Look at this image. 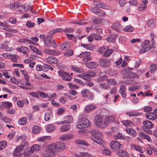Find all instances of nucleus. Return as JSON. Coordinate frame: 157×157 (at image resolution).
<instances>
[{"label":"nucleus","instance_id":"f257e3e1","mask_svg":"<svg viewBox=\"0 0 157 157\" xmlns=\"http://www.w3.org/2000/svg\"><path fill=\"white\" fill-rule=\"evenodd\" d=\"M66 147L65 144L61 142H57L48 145L43 152L42 155L44 157H54L61 150H63Z\"/></svg>","mask_w":157,"mask_h":157},{"label":"nucleus","instance_id":"f03ea898","mask_svg":"<svg viewBox=\"0 0 157 157\" xmlns=\"http://www.w3.org/2000/svg\"><path fill=\"white\" fill-rule=\"evenodd\" d=\"M92 135L90 138L92 140L99 144H104V141L102 139V134L97 129L94 128L91 129L89 131Z\"/></svg>","mask_w":157,"mask_h":157},{"label":"nucleus","instance_id":"7ed1b4c3","mask_svg":"<svg viewBox=\"0 0 157 157\" xmlns=\"http://www.w3.org/2000/svg\"><path fill=\"white\" fill-rule=\"evenodd\" d=\"M94 122L96 125L101 128H103L107 126L105 120L103 121V118L100 115H98L95 117Z\"/></svg>","mask_w":157,"mask_h":157},{"label":"nucleus","instance_id":"20e7f679","mask_svg":"<svg viewBox=\"0 0 157 157\" xmlns=\"http://www.w3.org/2000/svg\"><path fill=\"white\" fill-rule=\"evenodd\" d=\"M76 127L79 129L85 128L91 125V123L88 120L84 118L80 119Z\"/></svg>","mask_w":157,"mask_h":157},{"label":"nucleus","instance_id":"39448f33","mask_svg":"<svg viewBox=\"0 0 157 157\" xmlns=\"http://www.w3.org/2000/svg\"><path fill=\"white\" fill-rule=\"evenodd\" d=\"M143 124L142 126L143 130L147 133L151 134L152 132L150 128H152L154 126L152 122L148 120H146L143 122Z\"/></svg>","mask_w":157,"mask_h":157},{"label":"nucleus","instance_id":"423d86ee","mask_svg":"<svg viewBox=\"0 0 157 157\" xmlns=\"http://www.w3.org/2000/svg\"><path fill=\"white\" fill-rule=\"evenodd\" d=\"M150 42L148 40H146L143 42L142 45V47L140 50L139 52L143 53L149 51L152 47V45L149 44Z\"/></svg>","mask_w":157,"mask_h":157},{"label":"nucleus","instance_id":"0eeeda50","mask_svg":"<svg viewBox=\"0 0 157 157\" xmlns=\"http://www.w3.org/2000/svg\"><path fill=\"white\" fill-rule=\"evenodd\" d=\"M96 75V73L94 72L93 71H88L82 74H79L78 76L88 81L90 80V77L95 76Z\"/></svg>","mask_w":157,"mask_h":157},{"label":"nucleus","instance_id":"6e6552de","mask_svg":"<svg viewBox=\"0 0 157 157\" xmlns=\"http://www.w3.org/2000/svg\"><path fill=\"white\" fill-rule=\"evenodd\" d=\"M24 146L23 145L18 146L13 151V155L14 157H21L22 155V151L23 150Z\"/></svg>","mask_w":157,"mask_h":157},{"label":"nucleus","instance_id":"1a4fd4ad","mask_svg":"<svg viewBox=\"0 0 157 157\" xmlns=\"http://www.w3.org/2000/svg\"><path fill=\"white\" fill-rule=\"evenodd\" d=\"M98 63L99 65L103 67H108L111 64L110 60L106 59H101L99 60Z\"/></svg>","mask_w":157,"mask_h":157},{"label":"nucleus","instance_id":"9d476101","mask_svg":"<svg viewBox=\"0 0 157 157\" xmlns=\"http://www.w3.org/2000/svg\"><path fill=\"white\" fill-rule=\"evenodd\" d=\"M58 72L59 75L62 77V79L63 80L67 81H71L72 78L70 77V74L69 73L62 70L59 71Z\"/></svg>","mask_w":157,"mask_h":157},{"label":"nucleus","instance_id":"9b49d317","mask_svg":"<svg viewBox=\"0 0 157 157\" xmlns=\"http://www.w3.org/2000/svg\"><path fill=\"white\" fill-rule=\"evenodd\" d=\"M110 146L112 149L115 150L117 149L123 148V146L118 142L113 140L110 143Z\"/></svg>","mask_w":157,"mask_h":157},{"label":"nucleus","instance_id":"f8f14e48","mask_svg":"<svg viewBox=\"0 0 157 157\" xmlns=\"http://www.w3.org/2000/svg\"><path fill=\"white\" fill-rule=\"evenodd\" d=\"M129 68L128 67H126L125 69H124L121 71V73L123 74L122 77L123 78H130V75H129L130 74L129 71Z\"/></svg>","mask_w":157,"mask_h":157},{"label":"nucleus","instance_id":"ddd939ff","mask_svg":"<svg viewBox=\"0 0 157 157\" xmlns=\"http://www.w3.org/2000/svg\"><path fill=\"white\" fill-rule=\"evenodd\" d=\"M44 52L45 54L54 56L59 55L60 54L59 52H57L55 50L48 48L45 49Z\"/></svg>","mask_w":157,"mask_h":157},{"label":"nucleus","instance_id":"4468645a","mask_svg":"<svg viewBox=\"0 0 157 157\" xmlns=\"http://www.w3.org/2000/svg\"><path fill=\"white\" fill-rule=\"evenodd\" d=\"M113 29L117 32H120L122 30V26L119 22L114 23L112 26Z\"/></svg>","mask_w":157,"mask_h":157},{"label":"nucleus","instance_id":"2eb2a0df","mask_svg":"<svg viewBox=\"0 0 157 157\" xmlns=\"http://www.w3.org/2000/svg\"><path fill=\"white\" fill-rule=\"evenodd\" d=\"M142 4L139 6V10L141 11H143L146 10L147 8V4L148 3L147 0H144L142 2Z\"/></svg>","mask_w":157,"mask_h":157},{"label":"nucleus","instance_id":"dca6fc26","mask_svg":"<svg viewBox=\"0 0 157 157\" xmlns=\"http://www.w3.org/2000/svg\"><path fill=\"white\" fill-rule=\"evenodd\" d=\"M117 154L120 157H127L128 155V153L124 150L122 149L118 150Z\"/></svg>","mask_w":157,"mask_h":157},{"label":"nucleus","instance_id":"f3484780","mask_svg":"<svg viewBox=\"0 0 157 157\" xmlns=\"http://www.w3.org/2000/svg\"><path fill=\"white\" fill-rule=\"evenodd\" d=\"M52 35L48 36L44 39V44L47 47H50L52 43Z\"/></svg>","mask_w":157,"mask_h":157},{"label":"nucleus","instance_id":"a211bd4d","mask_svg":"<svg viewBox=\"0 0 157 157\" xmlns=\"http://www.w3.org/2000/svg\"><path fill=\"white\" fill-rule=\"evenodd\" d=\"M120 92L123 98H125L127 95L126 87L124 85H121L120 88Z\"/></svg>","mask_w":157,"mask_h":157},{"label":"nucleus","instance_id":"6ab92c4d","mask_svg":"<svg viewBox=\"0 0 157 157\" xmlns=\"http://www.w3.org/2000/svg\"><path fill=\"white\" fill-rule=\"evenodd\" d=\"M146 117L149 119L153 120L156 119L157 117V115L155 113L150 112L146 114Z\"/></svg>","mask_w":157,"mask_h":157},{"label":"nucleus","instance_id":"aec40b11","mask_svg":"<svg viewBox=\"0 0 157 157\" xmlns=\"http://www.w3.org/2000/svg\"><path fill=\"white\" fill-rule=\"evenodd\" d=\"M94 5L97 7L100 8L105 9L106 6V4L100 2L94 1Z\"/></svg>","mask_w":157,"mask_h":157},{"label":"nucleus","instance_id":"412c9836","mask_svg":"<svg viewBox=\"0 0 157 157\" xmlns=\"http://www.w3.org/2000/svg\"><path fill=\"white\" fill-rule=\"evenodd\" d=\"M47 60L51 63L55 64L58 63V60L57 59L53 56H48L46 58Z\"/></svg>","mask_w":157,"mask_h":157},{"label":"nucleus","instance_id":"4be33fe9","mask_svg":"<svg viewBox=\"0 0 157 157\" xmlns=\"http://www.w3.org/2000/svg\"><path fill=\"white\" fill-rule=\"evenodd\" d=\"M86 67L89 68L94 69L96 68L98 66L97 63L95 62H90L86 65Z\"/></svg>","mask_w":157,"mask_h":157},{"label":"nucleus","instance_id":"5701e85b","mask_svg":"<svg viewBox=\"0 0 157 157\" xmlns=\"http://www.w3.org/2000/svg\"><path fill=\"white\" fill-rule=\"evenodd\" d=\"M29 103V101L27 100L26 99H24L22 100H19L17 101V104L20 107H21L24 104H27Z\"/></svg>","mask_w":157,"mask_h":157},{"label":"nucleus","instance_id":"b1692460","mask_svg":"<svg viewBox=\"0 0 157 157\" xmlns=\"http://www.w3.org/2000/svg\"><path fill=\"white\" fill-rule=\"evenodd\" d=\"M27 122V120L26 117H23L19 119L18 123L20 125L26 124Z\"/></svg>","mask_w":157,"mask_h":157},{"label":"nucleus","instance_id":"393cba45","mask_svg":"<svg viewBox=\"0 0 157 157\" xmlns=\"http://www.w3.org/2000/svg\"><path fill=\"white\" fill-rule=\"evenodd\" d=\"M96 108L95 106L93 105H88L86 107L84 111L86 112H89L94 110Z\"/></svg>","mask_w":157,"mask_h":157},{"label":"nucleus","instance_id":"a878e982","mask_svg":"<svg viewBox=\"0 0 157 157\" xmlns=\"http://www.w3.org/2000/svg\"><path fill=\"white\" fill-rule=\"evenodd\" d=\"M18 41L20 43H28L29 44H33L34 43V42L31 40L27 39H20Z\"/></svg>","mask_w":157,"mask_h":157},{"label":"nucleus","instance_id":"bb28decb","mask_svg":"<svg viewBox=\"0 0 157 157\" xmlns=\"http://www.w3.org/2000/svg\"><path fill=\"white\" fill-rule=\"evenodd\" d=\"M70 128V127L69 125L65 124L61 127L60 131L61 132H64L69 131Z\"/></svg>","mask_w":157,"mask_h":157},{"label":"nucleus","instance_id":"cd10ccee","mask_svg":"<svg viewBox=\"0 0 157 157\" xmlns=\"http://www.w3.org/2000/svg\"><path fill=\"white\" fill-rule=\"evenodd\" d=\"M126 113L129 117H135L141 115L140 113L134 111L127 112Z\"/></svg>","mask_w":157,"mask_h":157},{"label":"nucleus","instance_id":"c85d7f7f","mask_svg":"<svg viewBox=\"0 0 157 157\" xmlns=\"http://www.w3.org/2000/svg\"><path fill=\"white\" fill-rule=\"evenodd\" d=\"M150 71L151 73H154L157 70V64H151L149 67Z\"/></svg>","mask_w":157,"mask_h":157},{"label":"nucleus","instance_id":"c756f323","mask_svg":"<svg viewBox=\"0 0 157 157\" xmlns=\"http://www.w3.org/2000/svg\"><path fill=\"white\" fill-rule=\"evenodd\" d=\"M126 131L129 135L132 136H135L136 135V132L132 128H126Z\"/></svg>","mask_w":157,"mask_h":157},{"label":"nucleus","instance_id":"7c9ffc66","mask_svg":"<svg viewBox=\"0 0 157 157\" xmlns=\"http://www.w3.org/2000/svg\"><path fill=\"white\" fill-rule=\"evenodd\" d=\"M116 36L115 34L110 35L107 37V40L110 42H112L114 41L116 39Z\"/></svg>","mask_w":157,"mask_h":157},{"label":"nucleus","instance_id":"2f4dec72","mask_svg":"<svg viewBox=\"0 0 157 157\" xmlns=\"http://www.w3.org/2000/svg\"><path fill=\"white\" fill-rule=\"evenodd\" d=\"M114 120L115 118L113 116H110L106 117L105 119V121L107 125L108 123L113 121Z\"/></svg>","mask_w":157,"mask_h":157},{"label":"nucleus","instance_id":"473e14b6","mask_svg":"<svg viewBox=\"0 0 157 157\" xmlns=\"http://www.w3.org/2000/svg\"><path fill=\"white\" fill-rule=\"evenodd\" d=\"M55 127L52 124L48 125L47 128L46 130L49 132H51L54 131L55 129Z\"/></svg>","mask_w":157,"mask_h":157},{"label":"nucleus","instance_id":"72a5a7b5","mask_svg":"<svg viewBox=\"0 0 157 157\" xmlns=\"http://www.w3.org/2000/svg\"><path fill=\"white\" fill-rule=\"evenodd\" d=\"M133 30V27L132 26L130 25H128L126 26L124 29V30L125 32H131Z\"/></svg>","mask_w":157,"mask_h":157},{"label":"nucleus","instance_id":"f704fd0d","mask_svg":"<svg viewBox=\"0 0 157 157\" xmlns=\"http://www.w3.org/2000/svg\"><path fill=\"white\" fill-rule=\"evenodd\" d=\"M101 9L97 8V7H92L90 8V10L92 12L98 15L99 11Z\"/></svg>","mask_w":157,"mask_h":157},{"label":"nucleus","instance_id":"c9c22d12","mask_svg":"<svg viewBox=\"0 0 157 157\" xmlns=\"http://www.w3.org/2000/svg\"><path fill=\"white\" fill-rule=\"evenodd\" d=\"M113 50L112 49H108L105 52L103 55V56L105 57H108L110 55L111 53L113 52Z\"/></svg>","mask_w":157,"mask_h":157},{"label":"nucleus","instance_id":"e433bc0d","mask_svg":"<svg viewBox=\"0 0 157 157\" xmlns=\"http://www.w3.org/2000/svg\"><path fill=\"white\" fill-rule=\"evenodd\" d=\"M113 138L115 139H121L122 140H124V138L123 135L122 134L118 133L116 135H115L113 136Z\"/></svg>","mask_w":157,"mask_h":157},{"label":"nucleus","instance_id":"4c0bfd02","mask_svg":"<svg viewBox=\"0 0 157 157\" xmlns=\"http://www.w3.org/2000/svg\"><path fill=\"white\" fill-rule=\"evenodd\" d=\"M72 117L71 116L69 115L65 117L64 121L65 123H68L72 122Z\"/></svg>","mask_w":157,"mask_h":157},{"label":"nucleus","instance_id":"58836bf2","mask_svg":"<svg viewBox=\"0 0 157 157\" xmlns=\"http://www.w3.org/2000/svg\"><path fill=\"white\" fill-rule=\"evenodd\" d=\"M140 87V85H134L133 86L129 87L128 90L130 91H135L139 89Z\"/></svg>","mask_w":157,"mask_h":157},{"label":"nucleus","instance_id":"ea45409f","mask_svg":"<svg viewBox=\"0 0 157 157\" xmlns=\"http://www.w3.org/2000/svg\"><path fill=\"white\" fill-rule=\"evenodd\" d=\"M40 131V128L37 126H34L33 128V133L37 134L39 133Z\"/></svg>","mask_w":157,"mask_h":157},{"label":"nucleus","instance_id":"a19ab883","mask_svg":"<svg viewBox=\"0 0 157 157\" xmlns=\"http://www.w3.org/2000/svg\"><path fill=\"white\" fill-rule=\"evenodd\" d=\"M75 142L77 144H82L88 146V144L85 141L82 140H76Z\"/></svg>","mask_w":157,"mask_h":157},{"label":"nucleus","instance_id":"79ce46f5","mask_svg":"<svg viewBox=\"0 0 157 157\" xmlns=\"http://www.w3.org/2000/svg\"><path fill=\"white\" fill-rule=\"evenodd\" d=\"M90 53L88 52H84L81 53L78 56L80 58L85 57L87 56H90Z\"/></svg>","mask_w":157,"mask_h":157},{"label":"nucleus","instance_id":"37998d69","mask_svg":"<svg viewBox=\"0 0 157 157\" xmlns=\"http://www.w3.org/2000/svg\"><path fill=\"white\" fill-rule=\"evenodd\" d=\"M123 124L126 126H128L130 127H132L133 125V123L128 120L123 121Z\"/></svg>","mask_w":157,"mask_h":157},{"label":"nucleus","instance_id":"c03bdc74","mask_svg":"<svg viewBox=\"0 0 157 157\" xmlns=\"http://www.w3.org/2000/svg\"><path fill=\"white\" fill-rule=\"evenodd\" d=\"M2 105L4 106L6 108H9L12 106V104L10 102L3 101L2 103Z\"/></svg>","mask_w":157,"mask_h":157},{"label":"nucleus","instance_id":"a18cd8bd","mask_svg":"<svg viewBox=\"0 0 157 157\" xmlns=\"http://www.w3.org/2000/svg\"><path fill=\"white\" fill-rule=\"evenodd\" d=\"M71 69L77 72H81L82 71V69L77 67L76 66L72 65L71 66Z\"/></svg>","mask_w":157,"mask_h":157},{"label":"nucleus","instance_id":"49530a36","mask_svg":"<svg viewBox=\"0 0 157 157\" xmlns=\"http://www.w3.org/2000/svg\"><path fill=\"white\" fill-rule=\"evenodd\" d=\"M132 147L135 149L136 150L139 151L140 153H143V149L139 146H136L135 145H132Z\"/></svg>","mask_w":157,"mask_h":157},{"label":"nucleus","instance_id":"de8ad7c7","mask_svg":"<svg viewBox=\"0 0 157 157\" xmlns=\"http://www.w3.org/2000/svg\"><path fill=\"white\" fill-rule=\"evenodd\" d=\"M89 90L86 89H84L81 91V95L84 98L87 96V94L89 92Z\"/></svg>","mask_w":157,"mask_h":157},{"label":"nucleus","instance_id":"09e8293b","mask_svg":"<svg viewBox=\"0 0 157 157\" xmlns=\"http://www.w3.org/2000/svg\"><path fill=\"white\" fill-rule=\"evenodd\" d=\"M51 137L50 136H43L40 138H38V141H40L41 142L45 141L47 139L50 140Z\"/></svg>","mask_w":157,"mask_h":157},{"label":"nucleus","instance_id":"8fccbe9b","mask_svg":"<svg viewBox=\"0 0 157 157\" xmlns=\"http://www.w3.org/2000/svg\"><path fill=\"white\" fill-rule=\"evenodd\" d=\"M24 155L25 156H30L31 154V152L30 151V150L27 148L25 150L23 153Z\"/></svg>","mask_w":157,"mask_h":157},{"label":"nucleus","instance_id":"3c124183","mask_svg":"<svg viewBox=\"0 0 157 157\" xmlns=\"http://www.w3.org/2000/svg\"><path fill=\"white\" fill-rule=\"evenodd\" d=\"M79 157H91L92 156L90 154L84 152H82L78 155Z\"/></svg>","mask_w":157,"mask_h":157},{"label":"nucleus","instance_id":"603ef678","mask_svg":"<svg viewBox=\"0 0 157 157\" xmlns=\"http://www.w3.org/2000/svg\"><path fill=\"white\" fill-rule=\"evenodd\" d=\"M102 152L104 154L107 155H110L111 154L110 151L105 148L103 149Z\"/></svg>","mask_w":157,"mask_h":157},{"label":"nucleus","instance_id":"864d4df0","mask_svg":"<svg viewBox=\"0 0 157 157\" xmlns=\"http://www.w3.org/2000/svg\"><path fill=\"white\" fill-rule=\"evenodd\" d=\"M107 81L109 84L110 85H115L117 84V82L115 79H107Z\"/></svg>","mask_w":157,"mask_h":157},{"label":"nucleus","instance_id":"5fc2aeb1","mask_svg":"<svg viewBox=\"0 0 157 157\" xmlns=\"http://www.w3.org/2000/svg\"><path fill=\"white\" fill-rule=\"evenodd\" d=\"M6 142L1 141L0 142V150H2L5 148L6 146Z\"/></svg>","mask_w":157,"mask_h":157},{"label":"nucleus","instance_id":"6e6d98bb","mask_svg":"<svg viewBox=\"0 0 157 157\" xmlns=\"http://www.w3.org/2000/svg\"><path fill=\"white\" fill-rule=\"evenodd\" d=\"M143 109L144 112L147 113L151 111L152 108L151 107L146 106L144 107Z\"/></svg>","mask_w":157,"mask_h":157},{"label":"nucleus","instance_id":"4d7b16f0","mask_svg":"<svg viewBox=\"0 0 157 157\" xmlns=\"http://www.w3.org/2000/svg\"><path fill=\"white\" fill-rule=\"evenodd\" d=\"M26 25L28 27L32 28L34 26L35 24L29 21L26 22Z\"/></svg>","mask_w":157,"mask_h":157},{"label":"nucleus","instance_id":"13d9d810","mask_svg":"<svg viewBox=\"0 0 157 157\" xmlns=\"http://www.w3.org/2000/svg\"><path fill=\"white\" fill-rule=\"evenodd\" d=\"M73 54V52L71 50H69L68 52H66L64 54V56H70Z\"/></svg>","mask_w":157,"mask_h":157},{"label":"nucleus","instance_id":"bf43d9fd","mask_svg":"<svg viewBox=\"0 0 157 157\" xmlns=\"http://www.w3.org/2000/svg\"><path fill=\"white\" fill-rule=\"evenodd\" d=\"M51 117V114L49 112H47L45 114L44 119L46 121H48Z\"/></svg>","mask_w":157,"mask_h":157},{"label":"nucleus","instance_id":"052dcab7","mask_svg":"<svg viewBox=\"0 0 157 157\" xmlns=\"http://www.w3.org/2000/svg\"><path fill=\"white\" fill-rule=\"evenodd\" d=\"M94 39L96 40H100L101 39V37L95 33H92Z\"/></svg>","mask_w":157,"mask_h":157},{"label":"nucleus","instance_id":"680f3d73","mask_svg":"<svg viewBox=\"0 0 157 157\" xmlns=\"http://www.w3.org/2000/svg\"><path fill=\"white\" fill-rule=\"evenodd\" d=\"M2 47H0L1 48L5 49L6 50L9 49V47L8 46V43L5 42V43L2 44L1 45Z\"/></svg>","mask_w":157,"mask_h":157},{"label":"nucleus","instance_id":"e2e57ef3","mask_svg":"<svg viewBox=\"0 0 157 157\" xmlns=\"http://www.w3.org/2000/svg\"><path fill=\"white\" fill-rule=\"evenodd\" d=\"M99 12L98 16L99 17H104L106 15L105 12H104L102 10H100V11H99Z\"/></svg>","mask_w":157,"mask_h":157},{"label":"nucleus","instance_id":"0e129e2a","mask_svg":"<svg viewBox=\"0 0 157 157\" xmlns=\"http://www.w3.org/2000/svg\"><path fill=\"white\" fill-rule=\"evenodd\" d=\"M92 58L90 56H87L82 59V61L85 63H87L89 61L92 59Z\"/></svg>","mask_w":157,"mask_h":157},{"label":"nucleus","instance_id":"69168bd1","mask_svg":"<svg viewBox=\"0 0 157 157\" xmlns=\"http://www.w3.org/2000/svg\"><path fill=\"white\" fill-rule=\"evenodd\" d=\"M38 92L39 93L40 95L41 98H45L48 96V94L39 91H38Z\"/></svg>","mask_w":157,"mask_h":157},{"label":"nucleus","instance_id":"338daca9","mask_svg":"<svg viewBox=\"0 0 157 157\" xmlns=\"http://www.w3.org/2000/svg\"><path fill=\"white\" fill-rule=\"evenodd\" d=\"M11 60L14 62H17V56L16 55H11L10 56Z\"/></svg>","mask_w":157,"mask_h":157},{"label":"nucleus","instance_id":"774afa93","mask_svg":"<svg viewBox=\"0 0 157 157\" xmlns=\"http://www.w3.org/2000/svg\"><path fill=\"white\" fill-rule=\"evenodd\" d=\"M69 42L65 43L61 45V48L62 50H64L66 48H68L67 46L68 45H69Z\"/></svg>","mask_w":157,"mask_h":157}]
</instances>
